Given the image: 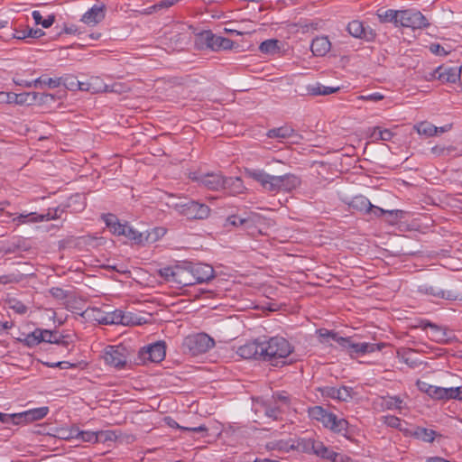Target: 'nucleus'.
I'll use <instances>...</instances> for the list:
<instances>
[{"label":"nucleus","mask_w":462,"mask_h":462,"mask_svg":"<svg viewBox=\"0 0 462 462\" xmlns=\"http://www.w3.org/2000/svg\"><path fill=\"white\" fill-rule=\"evenodd\" d=\"M263 361L277 365L281 360L286 358L293 352V346L282 337L262 338Z\"/></svg>","instance_id":"1"},{"label":"nucleus","mask_w":462,"mask_h":462,"mask_svg":"<svg viewBox=\"0 0 462 462\" xmlns=\"http://www.w3.org/2000/svg\"><path fill=\"white\" fill-rule=\"evenodd\" d=\"M309 416L312 420L320 421L325 428L329 429L332 432L348 438L349 423L346 420L338 418L336 414L328 411L321 406L310 408Z\"/></svg>","instance_id":"2"},{"label":"nucleus","mask_w":462,"mask_h":462,"mask_svg":"<svg viewBox=\"0 0 462 462\" xmlns=\"http://www.w3.org/2000/svg\"><path fill=\"white\" fill-rule=\"evenodd\" d=\"M215 346V341L206 333H198L185 337L182 346L191 356L204 354Z\"/></svg>","instance_id":"3"},{"label":"nucleus","mask_w":462,"mask_h":462,"mask_svg":"<svg viewBox=\"0 0 462 462\" xmlns=\"http://www.w3.org/2000/svg\"><path fill=\"white\" fill-rule=\"evenodd\" d=\"M189 179L197 182L199 187L212 191L223 190L226 183V176L221 171L190 172Z\"/></svg>","instance_id":"4"},{"label":"nucleus","mask_w":462,"mask_h":462,"mask_svg":"<svg viewBox=\"0 0 462 462\" xmlns=\"http://www.w3.org/2000/svg\"><path fill=\"white\" fill-rule=\"evenodd\" d=\"M174 208L188 219L203 220L209 217L210 208L208 205L195 200L185 203H177Z\"/></svg>","instance_id":"5"},{"label":"nucleus","mask_w":462,"mask_h":462,"mask_svg":"<svg viewBox=\"0 0 462 462\" xmlns=\"http://www.w3.org/2000/svg\"><path fill=\"white\" fill-rule=\"evenodd\" d=\"M245 175L258 182L263 190L272 194L279 193L275 175H271L261 169H245Z\"/></svg>","instance_id":"6"},{"label":"nucleus","mask_w":462,"mask_h":462,"mask_svg":"<svg viewBox=\"0 0 462 462\" xmlns=\"http://www.w3.org/2000/svg\"><path fill=\"white\" fill-rule=\"evenodd\" d=\"M398 25L411 29H422L427 28L430 23L420 11L407 9L400 10Z\"/></svg>","instance_id":"7"},{"label":"nucleus","mask_w":462,"mask_h":462,"mask_svg":"<svg viewBox=\"0 0 462 462\" xmlns=\"http://www.w3.org/2000/svg\"><path fill=\"white\" fill-rule=\"evenodd\" d=\"M339 346L347 351L350 356L356 355L362 356L368 353H373L376 350H381L383 345L368 343V342H359L355 343L352 341L351 337H343L339 338Z\"/></svg>","instance_id":"8"},{"label":"nucleus","mask_w":462,"mask_h":462,"mask_svg":"<svg viewBox=\"0 0 462 462\" xmlns=\"http://www.w3.org/2000/svg\"><path fill=\"white\" fill-rule=\"evenodd\" d=\"M124 235L128 239L134 241L137 245H144L145 243H154L156 242L160 236L164 234V230L162 228H154L151 231H146L144 233L139 232L134 229L132 226L126 224L125 226Z\"/></svg>","instance_id":"9"},{"label":"nucleus","mask_w":462,"mask_h":462,"mask_svg":"<svg viewBox=\"0 0 462 462\" xmlns=\"http://www.w3.org/2000/svg\"><path fill=\"white\" fill-rule=\"evenodd\" d=\"M166 355V346L162 341H158L139 351V359L143 363L152 362L159 363L162 361Z\"/></svg>","instance_id":"10"},{"label":"nucleus","mask_w":462,"mask_h":462,"mask_svg":"<svg viewBox=\"0 0 462 462\" xmlns=\"http://www.w3.org/2000/svg\"><path fill=\"white\" fill-rule=\"evenodd\" d=\"M106 364L116 368H122L127 362L126 349L122 346H108L103 355Z\"/></svg>","instance_id":"11"},{"label":"nucleus","mask_w":462,"mask_h":462,"mask_svg":"<svg viewBox=\"0 0 462 462\" xmlns=\"http://www.w3.org/2000/svg\"><path fill=\"white\" fill-rule=\"evenodd\" d=\"M190 272L194 276V284L207 283L215 278V271L209 264L201 263H189Z\"/></svg>","instance_id":"12"},{"label":"nucleus","mask_w":462,"mask_h":462,"mask_svg":"<svg viewBox=\"0 0 462 462\" xmlns=\"http://www.w3.org/2000/svg\"><path fill=\"white\" fill-rule=\"evenodd\" d=\"M262 338H257L253 341L246 342L239 346L236 354L245 359H259L263 360Z\"/></svg>","instance_id":"13"},{"label":"nucleus","mask_w":462,"mask_h":462,"mask_svg":"<svg viewBox=\"0 0 462 462\" xmlns=\"http://www.w3.org/2000/svg\"><path fill=\"white\" fill-rule=\"evenodd\" d=\"M347 32L355 38L363 39L366 42H373L376 33L370 27H365L364 23L358 20H353L347 24Z\"/></svg>","instance_id":"14"},{"label":"nucleus","mask_w":462,"mask_h":462,"mask_svg":"<svg viewBox=\"0 0 462 462\" xmlns=\"http://www.w3.org/2000/svg\"><path fill=\"white\" fill-rule=\"evenodd\" d=\"M109 432L108 431H80L78 429L71 430L69 434L66 437H63L64 439H79L84 442H90V443H96L102 439L106 440L109 438Z\"/></svg>","instance_id":"15"},{"label":"nucleus","mask_w":462,"mask_h":462,"mask_svg":"<svg viewBox=\"0 0 462 462\" xmlns=\"http://www.w3.org/2000/svg\"><path fill=\"white\" fill-rule=\"evenodd\" d=\"M321 394L341 402H348L353 398L354 391L352 387L341 386L339 388L333 386H325L320 389Z\"/></svg>","instance_id":"16"},{"label":"nucleus","mask_w":462,"mask_h":462,"mask_svg":"<svg viewBox=\"0 0 462 462\" xmlns=\"http://www.w3.org/2000/svg\"><path fill=\"white\" fill-rule=\"evenodd\" d=\"M204 39L207 46L212 51L230 50L234 46V42L228 38L216 35L211 32H206Z\"/></svg>","instance_id":"17"},{"label":"nucleus","mask_w":462,"mask_h":462,"mask_svg":"<svg viewBox=\"0 0 462 462\" xmlns=\"http://www.w3.org/2000/svg\"><path fill=\"white\" fill-rule=\"evenodd\" d=\"M274 180L278 183L279 192H291L301 184L300 178L293 173L276 176Z\"/></svg>","instance_id":"18"},{"label":"nucleus","mask_w":462,"mask_h":462,"mask_svg":"<svg viewBox=\"0 0 462 462\" xmlns=\"http://www.w3.org/2000/svg\"><path fill=\"white\" fill-rule=\"evenodd\" d=\"M175 283L183 287L194 285V276L189 263L177 264Z\"/></svg>","instance_id":"19"},{"label":"nucleus","mask_w":462,"mask_h":462,"mask_svg":"<svg viewBox=\"0 0 462 462\" xmlns=\"http://www.w3.org/2000/svg\"><path fill=\"white\" fill-rule=\"evenodd\" d=\"M418 291L425 294V295H430L433 297L440 298V299H446L448 300H455L457 299V294L455 291H443L439 288L429 285V284H422L418 287Z\"/></svg>","instance_id":"20"},{"label":"nucleus","mask_w":462,"mask_h":462,"mask_svg":"<svg viewBox=\"0 0 462 462\" xmlns=\"http://www.w3.org/2000/svg\"><path fill=\"white\" fill-rule=\"evenodd\" d=\"M105 17V5H94L88 12H86L81 21L87 24L95 25L101 22Z\"/></svg>","instance_id":"21"},{"label":"nucleus","mask_w":462,"mask_h":462,"mask_svg":"<svg viewBox=\"0 0 462 462\" xmlns=\"http://www.w3.org/2000/svg\"><path fill=\"white\" fill-rule=\"evenodd\" d=\"M48 412L49 407L47 406H42L35 409H31L23 412H19L21 424L42 420L48 414Z\"/></svg>","instance_id":"22"},{"label":"nucleus","mask_w":462,"mask_h":462,"mask_svg":"<svg viewBox=\"0 0 462 462\" xmlns=\"http://www.w3.org/2000/svg\"><path fill=\"white\" fill-rule=\"evenodd\" d=\"M331 44L328 37H316L310 45V50L315 56L322 57L330 50Z\"/></svg>","instance_id":"23"},{"label":"nucleus","mask_w":462,"mask_h":462,"mask_svg":"<svg viewBox=\"0 0 462 462\" xmlns=\"http://www.w3.org/2000/svg\"><path fill=\"white\" fill-rule=\"evenodd\" d=\"M339 87H327L319 82L310 84L306 87L307 94L316 96H328L338 92Z\"/></svg>","instance_id":"24"},{"label":"nucleus","mask_w":462,"mask_h":462,"mask_svg":"<svg viewBox=\"0 0 462 462\" xmlns=\"http://www.w3.org/2000/svg\"><path fill=\"white\" fill-rule=\"evenodd\" d=\"M266 135L269 138H275V139H279V140H285V139H290V138L297 137L298 134L296 133V131L293 128H291V127H290L288 125H283V126H281V127L270 129L267 132Z\"/></svg>","instance_id":"25"},{"label":"nucleus","mask_w":462,"mask_h":462,"mask_svg":"<svg viewBox=\"0 0 462 462\" xmlns=\"http://www.w3.org/2000/svg\"><path fill=\"white\" fill-rule=\"evenodd\" d=\"M438 78L442 82H456L460 78V69L457 68H442L437 69Z\"/></svg>","instance_id":"26"},{"label":"nucleus","mask_w":462,"mask_h":462,"mask_svg":"<svg viewBox=\"0 0 462 462\" xmlns=\"http://www.w3.org/2000/svg\"><path fill=\"white\" fill-rule=\"evenodd\" d=\"M348 205L352 209L365 215L369 212V209H371L372 207L370 200L363 195L354 197Z\"/></svg>","instance_id":"27"},{"label":"nucleus","mask_w":462,"mask_h":462,"mask_svg":"<svg viewBox=\"0 0 462 462\" xmlns=\"http://www.w3.org/2000/svg\"><path fill=\"white\" fill-rule=\"evenodd\" d=\"M415 355L416 351L411 348H402L397 351L399 359L412 368L417 367L420 364V362L414 357Z\"/></svg>","instance_id":"28"},{"label":"nucleus","mask_w":462,"mask_h":462,"mask_svg":"<svg viewBox=\"0 0 462 462\" xmlns=\"http://www.w3.org/2000/svg\"><path fill=\"white\" fill-rule=\"evenodd\" d=\"M245 187L243 180L239 177H226V183L224 189H227L230 194H240L243 192Z\"/></svg>","instance_id":"29"},{"label":"nucleus","mask_w":462,"mask_h":462,"mask_svg":"<svg viewBox=\"0 0 462 462\" xmlns=\"http://www.w3.org/2000/svg\"><path fill=\"white\" fill-rule=\"evenodd\" d=\"M314 438H299L293 441L291 448L299 452L311 454Z\"/></svg>","instance_id":"30"},{"label":"nucleus","mask_w":462,"mask_h":462,"mask_svg":"<svg viewBox=\"0 0 462 462\" xmlns=\"http://www.w3.org/2000/svg\"><path fill=\"white\" fill-rule=\"evenodd\" d=\"M420 390L425 392L430 398L435 400H445V387L430 385L423 383Z\"/></svg>","instance_id":"31"},{"label":"nucleus","mask_w":462,"mask_h":462,"mask_svg":"<svg viewBox=\"0 0 462 462\" xmlns=\"http://www.w3.org/2000/svg\"><path fill=\"white\" fill-rule=\"evenodd\" d=\"M438 436V433L430 429L416 427L413 430V437L418 439H421L424 442L431 443L434 441L435 438Z\"/></svg>","instance_id":"32"},{"label":"nucleus","mask_w":462,"mask_h":462,"mask_svg":"<svg viewBox=\"0 0 462 462\" xmlns=\"http://www.w3.org/2000/svg\"><path fill=\"white\" fill-rule=\"evenodd\" d=\"M254 216L248 214L245 217L238 215L229 216L226 219L227 223L235 226L250 227L254 224Z\"/></svg>","instance_id":"33"},{"label":"nucleus","mask_w":462,"mask_h":462,"mask_svg":"<svg viewBox=\"0 0 462 462\" xmlns=\"http://www.w3.org/2000/svg\"><path fill=\"white\" fill-rule=\"evenodd\" d=\"M399 14L400 10L388 9L384 11L379 10L377 12V16L381 23H393L396 26H398L399 23Z\"/></svg>","instance_id":"34"},{"label":"nucleus","mask_w":462,"mask_h":462,"mask_svg":"<svg viewBox=\"0 0 462 462\" xmlns=\"http://www.w3.org/2000/svg\"><path fill=\"white\" fill-rule=\"evenodd\" d=\"M414 129L420 135L431 137L438 134L437 126L430 122L423 121L414 125Z\"/></svg>","instance_id":"35"},{"label":"nucleus","mask_w":462,"mask_h":462,"mask_svg":"<svg viewBox=\"0 0 462 462\" xmlns=\"http://www.w3.org/2000/svg\"><path fill=\"white\" fill-rule=\"evenodd\" d=\"M122 322L121 325L124 326H135L142 325L145 323V319L143 317H139L134 312L131 311H123L121 310Z\"/></svg>","instance_id":"36"},{"label":"nucleus","mask_w":462,"mask_h":462,"mask_svg":"<svg viewBox=\"0 0 462 462\" xmlns=\"http://www.w3.org/2000/svg\"><path fill=\"white\" fill-rule=\"evenodd\" d=\"M62 78H48L42 76L34 80V88L48 87L49 88H56L61 85Z\"/></svg>","instance_id":"37"},{"label":"nucleus","mask_w":462,"mask_h":462,"mask_svg":"<svg viewBox=\"0 0 462 462\" xmlns=\"http://www.w3.org/2000/svg\"><path fill=\"white\" fill-rule=\"evenodd\" d=\"M45 34V32L42 29H33V28H27L23 31L17 32L16 33L13 34V38L23 40L25 38H33L38 39L42 37Z\"/></svg>","instance_id":"38"},{"label":"nucleus","mask_w":462,"mask_h":462,"mask_svg":"<svg viewBox=\"0 0 462 462\" xmlns=\"http://www.w3.org/2000/svg\"><path fill=\"white\" fill-rule=\"evenodd\" d=\"M383 405L388 410H398L402 412V410L407 409L404 402L398 396H390L383 400Z\"/></svg>","instance_id":"39"},{"label":"nucleus","mask_w":462,"mask_h":462,"mask_svg":"<svg viewBox=\"0 0 462 462\" xmlns=\"http://www.w3.org/2000/svg\"><path fill=\"white\" fill-rule=\"evenodd\" d=\"M42 336H40V340L42 342L51 343V344H61V336H60L56 331H51L47 329H42Z\"/></svg>","instance_id":"40"},{"label":"nucleus","mask_w":462,"mask_h":462,"mask_svg":"<svg viewBox=\"0 0 462 462\" xmlns=\"http://www.w3.org/2000/svg\"><path fill=\"white\" fill-rule=\"evenodd\" d=\"M32 16L36 24H41L43 28L51 27L55 22V15L50 14L47 18L43 19L40 11L34 10L32 13Z\"/></svg>","instance_id":"41"},{"label":"nucleus","mask_w":462,"mask_h":462,"mask_svg":"<svg viewBox=\"0 0 462 462\" xmlns=\"http://www.w3.org/2000/svg\"><path fill=\"white\" fill-rule=\"evenodd\" d=\"M165 420L167 421V424L171 428H177V429H180V430H181L183 431H189V432H194V433H200V432H207L208 431V428L205 425H200V426H198V427H182V426H180L178 424V422L175 421L171 418L168 417Z\"/></svg>","instance_id":"42"},{"label":"nucleus","mask_w":462,"mask_h":462,"mask_svg":"<svg viewBox=\"0 0 462 462\" xmlns=\"http://www.w3.org/2000/svg\"><path fill=\"white\" fill-rule=\"evenodd\" d=\"M393 136V133L389 129H383L380 126L373 128L371 137L374 140L390 141Z\"/></svg>","instance_id":"43"},{"label":"nucleus","mask_w":462,"mask_h":462,"mask_svg":"<svg viewBox=\"0 0 462 462\" xmlns=\"http://www.w3.org/2000/svg\"><path fill=\"white\" fill-rule=\"evenodd\" d=\"M100 322L106 325H121V310H116L112 312L106 313Z\"/></svg>","instance_id":"44"},{"label":"nucleus","mask_w":462,"mask_h":462,"mask_svg":"<svg viewBox=\"0 0 462 462\" xmlns=\"http://www.w3.org/2000/svg\"><path fill=\"white\" fill-rule=\"evenodd\" d=\"M320 343H327L328 338H331L339 345V338H342L337 332L326 328L317 330Z\"/></svg>","instance_id":"45"},{"label":"nucleus","mask_w":462,"mask_h":462,"mask_svg":"<svg viewBox=\"0 0 462 462\" xmlns=\"http://www.w3.org/2000/svg\"><path fill=\"white\" fill-rule=\"evenodd\" d=\"M40 336H42L41 328H36L32 333L27 334L21 341H23L25 346L32 347L41 343Z\"/></svg>","instance_id":"46"},{"label":"nucleus","mask_w":462,"mask_h":462,"mask_svg":"<svg viewBox=\"0 0 462 462\" xmlns=\"http://www.w3.org/2000/svg\"><path fill=\"white\" fill-rule=\"evenodd\" d=\"M278 43L277 40H266L260 44L259 50L263 53L273 54L279 51Z\"/></svg>","instance_id":"47"},{"label":"nucleus","mask_w":462,"mask_h":462,"mask_svg":"<svg viewBox=\"0 0 462 462\" xmlns=\"http://www.w3.org/2000/svg\"><path fill=\"white\" fill-rule=\"evenodd\" d=\"M400 212V210H385L372 204L371 209H369V212L366 215H370L375 217H380L383 215L398 217Z\"/></svg>","instance_id":"48"},{"label":"nucleus","mask_w":462,"mask_h":462,"mask_svg":"<svg viewBox=\"0 0 462 462\" xmlns=\"http://www.w3.org/2000/svg\"><path fill=\"white\" fill-rule=\"evenodd\" d=\"M99 81L98 78H93L88 82H80L79 89L83 91H90V92H102V86H96Z\"/></svg>","instance_id":"49"},{"label":"nucleus","mask_w":462,"mask_h":462,"mask_svg":"<svg viewBox=\"0 0 462 462\" xmlns=\"http://www.w3.org/2000/svg\"><path fill=\"white\" fill-rule=\"evenodd\" d=\"M16 226H21L29 223H37L36 212H30L26 214H20L13 218Z\"/></svg>","instance_id":"50"},{"label":"nucleus","mask_w":462,"mask_h":462,"mask_svg":"<svg viewBox=\"0 0 462 462\" xmlns=\"http://www.w3.org/2000/svg\"><path fill=\"white\" fill-rule=\"evenodd\" d=\"M176 269L177 265L174 266H167L161 268L158 273L159 275L163 278L165 281L169 282L175 283V277H176Z\"/></svg>","instance_id":"51"},{"label":"nucleus","mask_w":462,"mask_h":462,"mask_svg":"<svg viewBox=\"0 0 462 462\" xmlns=\"http://www.w3.org/2000/svg\"><path fill=\"white\" fill-rule=\"evenodd\" d=\"M23 274L17 273H9L0 276V284L6 285L10 283H18L21 281L23 280Z\"/></svg>","instance_id":"52"},{"label":"nucleus","mask_w":462,"mask_h":462,"mask_svg":"<svg viewBox=\"0 0 462 462\" xmlns=\"http://www.w3.org/2000/svg\"><path fill=\"white\" fill-rule=\"evenodd\" d=\"M445 401L462 400V385L458 387H445Z\"/></svg>","instance_id":"53"},{"label":"nucleus","mask_w":462,"mask_h":462,"mask_svg":"<svg viewBox=\"0 0 462 462\" xmlns=\"http://www.w3.org/2000/svg\"><path fill=\"white\" fill-rule=\"evenodd\" d=\"M264 413L268 418L273 420H278L282 417V411L277 404L266 406Z\"/></svg>","instance_id":"54"},{"label":"nucleus","mask_w":462,"mask_h":462,"mask_svg":"<svg viewBox=\"0 0 462 462\" xmlns=\"http://www.w3.org/2000/svg\"><path fill=\"white\" fill-rule=\"evenodd\" d=\"M0 421L5 424H21L19 413L7 414L0 412Z\"/></svg>","instance_id":"55"},{"label":"nucleus","mask_w":462,"mask_h":462,"mask_svg":"<svg viewBox=\"0 0 462 462\" xmlns=\"http://www.w3.org/2000/svg\"><path fill=\"white\" fill-rule=\"evenodd\" d=\"M80 199V195L76 194L69 198V204L67 206H59L56 208H52V212L57 216V219L61 217V215L65 212L66 208H69L71 206V202H77Z\"/></svg>","instance_id":"56"},{"label":"nucleus","mask_w":462,"mask_h":462,"mask_svg":"<svg viewBox=\"0 0 462 462\" xmlns=\"http://www.w3.org/2000/svg\"><path fill=\"white\" fill-rule=\"evenodd\" d=\"M383 421L385 425L394 428V429H401L402 420L393 415H387L383 417Z\"/></svg>","instance_id":"57"},{"label":"nucleus","mask_w":462,"mask_h":462,"mask_svg":"<svg viewBox=\"0 0 462 462\" xmlns=\"http://www.w3.org/2000/svg\"><path fill=\"white\" fill-rule=\"evenodd\" d=\"M101 86H102V92L122 93V92L126 91V87L121 83H114L110 86L104 84Z\"/></svg>","instance_id":"58"},{"label":"nucleus","mask_w":462,"mask_h":462,"mask_svg":"<svg viewBox=\"0 0 462 462\" xmlns=\"http://www.w3.org/2000/svg\"><path fill=\"white\" fill-rule=\"evenodd\" d=\"M430 328L431 330V333H432V336L435 337L436 340H442L443 337H444V333L442 331V329L435 325V324H432L430 322H427L425 325H424V328Z\"/></svg>","instance_id":"59"},{"label":"nucleus","mask_w":462,"mask_h":462,"mask_svg":"<svg viewBox=\"0 0 462 462\" xmlns=\"http://www.w3.org/2000/svg\"><path fill=\"white\" fill-rule=\"evenodd\" d=\"M339 457V454L335 452L333 449L326 447L323 449L322 455L319 457L323 459L329 460L331 462H337V457Z\"/></svg>","instance_id":"60"},{"label":"nucleus","mask_w":462,"mask_h":462,"mask_svg":"<svg viewBox=\"0 0 462 462\" xmlns=\"http://www.w3.org/2000/svg\"><path fill=\"white\" fill-rule=\"evenodd\" d=\"M383 97H384L383 95H382L381 93L374 92V93H372L369 95L359 96L357 98L360 100H364V101L377 102V101L383 99Z\"/></svg>","instance_id":"61"},{"label":"nucleus","mask_w":462,"mask_h":462,"mask_svg":"<svg viewBox=\"0 0 462 462\" xmlns=\"http://www.w3.org/2000/svg\"><path fill=\"white\" fill-rule=\"evenodd\" d=\"M17 98L16 94L8 92H0V103L13 104Z\"/></svg>","instance_id":"62"},{"label":"nucleus","mask_w":462,"mask_h":462,"mask_svg":"<svg viewBox=\"0 0 462 462\" xmlns=\"http://www.w3.org/2000/svg\"><path fill=\"white\" fill-rule=\"evenodd\" d=\"M63 84L67 88L76 90L79 89V81L73 77H66L63 80Z\"/></svg>","instance_id":"63"},{"label":"nucleus","mask_w":462,"mask_h":462,"mask_svg":"<svg viewBox=\"0 0 462 462\" xmlns=\"http://www.w3.org/2000/svg\"><path fill=\"white\" fill-rule=\"evenodd\" d=\"M37 217V223L43 222V221H49L52 219H57V216L53 214L52 208H49L47 213L45 214H38L36 213Z\"/></svg>","instance_id":"64"}]
</instances>
